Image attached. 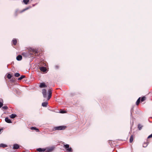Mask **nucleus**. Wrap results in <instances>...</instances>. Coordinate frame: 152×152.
<instances>
[{"instance_id": "obj_1", "label": "nucleus", "mask_w": 152, "mask_h": 152, "mask_svg": "<svg viewBox=\"0 0 152 152\" xmlns=\"http://www.w3.org/2000/svg\"><path fill=\"white\" fill-rule=\"evenodd\" d=\"M62 146L63 147L65 148L67 151L71 152L72 151V150L71 147L69 148V145L68 144L65 145L64 143H62Z\"/></svg>"}, {"instance_id": "obj_2", "label": "nucleus", "mask_w": 152, "mask_h": 152, "mask_svg": "<svg viewBox=\"0 0 152 152\" xmlns=\"http://www.w3.org/2000/svg\"><path fill=\"white\" fill-rule=\"evenodd\" d=\"M66 127V126H58L55 127L54 128V129L56 130H63L65 129Z\"/></svg>"}, {"instance_id": "obj_3", "label": "nucleus", "mask_w": 152, "mask_h": 152, "mask_svg": "<svg viewBox=\"0 0 152 152\" xmlns=\"http://www.w3.org/2000/svg\"><path fill=\"white\" fill-rule=\"evenodd\" d=\"M55 148V147L54 146H52L51 147H47L45 148L46 149L45 152H50L52 151Z\"/></svg>"}, {"instance_id": "obj_4", "label": "nucleus", "mask_w": 152, "mask_h": 152, "mask_svg": "<svg viewBox=\"0 0 152 152\" xmlns=\"http://www.w3.org/2000/svg\"><path fill=\"white\" fill-rule=\"evenodd\" d=\"M29 52H30V54L31 55H32L33 54V53H34V54L38 53V50L37 49H31L30 50H29Z\"/></svg>"}, {"instance_id": "obj_5", "label": "nucleus", "mask_w": 152, "mask_h": 152, "mask_svg": "<svg viewBox=\"0 0 152 152\" xmlns=\"http://www.w3.org/2000/svg\"><path fill=\"white\" fill-rule=\"evenodd\" d=\"M42 93L43 95V96L44 98H46L47 97L46 94V90L45 89H43L42 90Z\"/></svg>"}, {"instance_id": "obj_6", "label": "nucleus", "mask_w": 152, "mask_h": 152, "mask_svg": "<svg viewBox=\"0 0 152 152\" xmlns=\"http://www.w3.org/2000/svg\"><path fill=\"white\" fill-rule=\"evenodd\" d=\"M46 150L45 148H37V150L38 152H44L46 151Z\"/></svg>"}, {"instance_id": "obj_7", "label": "nucleus", "mask_w": 152, "mask_h": 152, "mask_svg": "<svg viewBox=\"0 0 152 152\" xmlns=\"http://www.w3.org/2000/svg\"><path fill=\"white\" fill-rule=\"evenodd\" d=\"M39 87L41 88H45L47 87V86L44 83H40Z\"/></svg>"}, {"instance_id": "obj_8", "label": "nucleus", "mask_w": 152, "mask_h": 152, "mask_svg": "<svg viewBox=\"0 0 152 152\" xmlns=\"http://www.w3.org/2000/svg\"><path fill=\"white\" fill-rule=\"evenodd\" d=\"M19 148V145L18 144H15L13 145V148L14 149H18Z\"/></svg>"}, {"instance_id": "obj_9", "label": "nucleus", "mask_w": 152, "mask_h": 152, "mask_svg": "<svg viewBox=\"0 0 152 152\" xmlns=\"http://www.w3.org/2000/svg\"><path fill=\"white\" fill-rule=\"evenodd\" d=\"M5 121L8 123H12L11 120L8 117H6L5 119Z\"/></svg>"}, {"instance_id": "obj_10", "label": "nucleus", "mask_w": 152, "mask_h": 152, "mask_svg": "<svg viewBox=\"0 0 152 152\" xmlns=\"http://www.w3.org/2000/svg\"><path fill=\"white\" fill-rule=\"evenodd\" d=\"M39 69L41 71L43 72H45L46 71V68L44 67H40Z\"/></svg>"}, {"instance_id": "obj_11", "label": "nucleus", "mask_w": 152, "mask_h": 152, "mask_svg": "<svg viewBox=\"0 0 152 152\" xmlns=\"http://www.w3.org/2000/svg\"><path fill=\"white\" fill-rule=\"evenodd\" d=\"M16 59L18 61H20L22 59V56L20 55H18L16 57Z\"/></svg>"}, {"instance_id": "obj_12", "label": "nucleus", "mask_w": 152, "mask_h": 152, "mask_svg": "<svg viewBox=\"0 0 152 152\" xmlns=\"http://www.w3.org/2000/svg\"><path fill=\"white\" fill-rule=\"evenodd\" d=\"M143 127V126L141 124H139L137 125V127L139 130H141L142 127Z\"/></svg>"}, {"instance_id": "obj_13", "label": "nucleus", "mask_w": 152, "mask_h": 152, "mask_svg": "<svg viewBox=\"0 0 152 152\" xmlns=\"http://www.w3.org/2000/svg\"><path fill=\"white\" fill-rule=\"evenodd\" d=\"M12 43L14 45H16L17 43V39H14L12 40Z\"/></svg>"}, {"instance_id": "obj_14", "label": "nucleus", "mask_w": 152, "mask_h": 152, "mask_svg": "<svg viewBox=\"0 0 152 152\" xmlns=\"http://www.w3.org/2000/svg\"><path fill=\"white\" fill-rule=\"evenodd\" d=\"M17 116V115L15 114H12L10 116V117L12 118H14Z\"/></svg>"}, {"instance_id": "obj_15", "label": "nucleus", "mask_w": 152, "mask_h": 152, "mask_svg": "<svg viewBox=\"0 0 152 152\" xmlns=\"http://www.w3.org/2000/svg\"><path fill=\"white\" fill-rule=\"evenodd\" d=\"M7 145L5 144L1 143L0 144V147L5 148L7 147Z\"/></svg>"}, {"instance_id": "obj_16", "label": "nucleus", "mask_w": 152, "mask_h": 152, "mask_svg": "<svg viewBox=\"0 0 152 152\" xmlns=\"http://www.w3.org/2000/svg\"><path fill=\"white\" fill-rule=\"evenodd\" d=\"M31 129L32 130H36V131L37 132H39V129L35 127H31Z\"/></svg>"}, {"instance_id": "obj_17", "label": "nucleus", "mask_w": 152, "mask_h": 152, "mask_svg": "<svg viewBox=\"0 0 152 152\" xmlns=\"http://www.w3.org/2000/svg\"><path fill=\"white\" fill-rule=\"evenodd\" d=\"M31 8V7H27L26 8L23 9V10H22L21 11V12H24V11H25L26 10L28 9H30V8Z\"/></svg>"}, {"instance_id": "obj_18", "label": "nucleus", "mask_w": 152, "mask_h": 152, "mask_svg": "<svg viewBox=\"0 0 152 152\" xmlns=\"http://www.w3.org/2000/svg\"><path fill=\"white\" fill-rule=\"evenodd\" d=\"M48 105L47 102H44L42 103V106L44 107H46Z\"/></svg>"}, {"instance_id": "obj_19", "label": "nucleus", "mask_w": 152, "mask_h": 152, "mask_svg": "<svg viewBox=\"0 0 152 152\" xmlns=\"http://www.w3.org/2000/svg\"><path fill=\"white\" fill-rule=\"evenodd\" d=\"M140 97H139L137 100L136 102V104L137 105H138L139 104L140 102Z\"/></svg>"}, {"instance_id": "obj_20", "label": "nucleus", "mask_w": 152, "mask_h": 152, "mask_svg": "<svg viewBox=\"0 0 152 152\" xmlns=\"http://www.w3.org/2000/svg\"><path fill=\"white\" fill-rule=\"evenodd\" d=\"M29 0H23V2L26 4H28Z\"/></svg>"}, {"instance_id": "obj_21", "label": "nucleus", "mask_w": 152, "mask_h": 152, "mask_svg": "<svg viewBox=\"0 0 152 152\" xmlns=\"http://www.w3.org/2000/svg\"><path fill=\"white\" fill-rule=\"evenodd\" d=\"M25 75H21L20 77H19L18 79V80H22L23 78H25Z\"/></svg>"}, {"instance_id": "obj_22", "label": "nucleus", "mask_w": 152, "mask_h": 152, "mask_svg": "<svg viewBox=\"0 0 152 152\" xmlns=\"http://www.w3.org/2000/svg\"><path fill=\"white\" fill-rule=\"evenodd\" d=\"M133 140V137L132 135H131L129 141L130 142H132Z\"/></svg>"}, {"instance_id": "obj_23", "label": "nucleus", "mask_w": 152, "mask_h": 152, "mask_svg": "<svg viewBox=\"0 0 152 152\" xmlns=\"http://www.w3.org/2000/svg\"><path fill=\"white\" fill-rule=\"evenodd\" d=\"M52 89H50L48 90V92L49 95H52Z\"/></svg>"}, {"instance_id": "obj_24", "label": "nucleus", "mask_w": 152, "mask_h": 152, "mask_svg": "<svg viewBox=\"0 0 152 152\" xmlns=\"http://www.w3.org/2000/svg\"><path fill=\"white\" fill-rule=\"evenodd\" d=\"M12 77V75L10 74H8L7 75V77L9 79H10Z\"/></svg>"}, {"instance_id": "obj_25", "label": "nucleus", "mask_w": 152, "mask_h": 152, "mask_svg": "<svg viewBox=\"0 0 152 152\" xmlns=\"http://www.w3.org/2000/svg\"><path fill=\"white\" fill-rule=\"evenodd\" d=\"M148 143H143L142 146L144 148L148 146Z\"/></svg>"}, {"instance_id": "obj_26", "label": "nucleus", "mask_w": 152, "mask_h": 152, "mask_svg": "<svg viewBox=\"0 0 152 152\" xmlns=\"http://www.w3.org/2000/svg\"><path fill=\"white\" fill-rule=\"evenodd\" d=\"M14 75L16 77H19L20 76V74L19 73H15Z\"/></svg>"}, {"instance_id": "obj_27", "label": "nucleus", "mask_w": 152, "mask_h": 152, "mask_svg": "<svg viewBox=\"0 0 152 152\" xmlns=\"http://www.w3.org/2000/svg\"><path fill=\"white\" fill-rule=\"evenodd\" d=\"M146 99V98L145 96L142 97L141 99V102H142L144 101Z\"/></svg>"}, {"instance_id": "obj_28", "label": "nucleus", "mask_w": 152, "mask_h": 152, "mask_svg": "<svg viewBox=\"0 0 152 152\" xmlns=\"http://www.w3.org/2000/svg\"><path fill=\"white\" fill-rule=\"evenodd\" d=\"M8 107L7 106H5L2 107V108L4 110H7L8 109Z\"/></svg>"}, {"instance_id": "obj_29", "label": "nucleus", "mask_w": 152, "mask_h": 152, "mask_svg": "<svg viewBox=\"0 0 152 152\" xmlns=\"http://www.w3.org/2000/svg\"><path fill=\"white\" fill-rule=\"evenodd\" d=\"M3 105V103L0 102V108H1Z\"/></svg>"}, {"instance_id": "obj_30", "label": "nucleus", "mask_w": 152, "mask_h": 152, "mask_svg": "<svg viewBox=\"0 0 152 152\" xmlns=\"http://www.w3.org/2000/svg\"><path fill=\"white\" fill-rule=\"evenodd\" d=\"M52 95H48V100H49L50 98H51Z\"/></svg>"}, {"instance_id": "obj_31", "label": "nucleus", "mask_w": 152, "mask_h": 152, "mask_svg": "<svg viewBox=\"0 0 152 152\" xmlns=\"http://www.w3.org/2000/svg\"><path fill=\"white\" fill-rule=\"evenodd\" d=\"M152 138V134H151L150 135H149L148 137V139H149V138Z\"/></svg>"}, {"instance_id": "obj_32", "label": "nucleus", "mask_w": 152, "mask_h": 152, "mask_svg": "<svg viewBox=\"0 0 152 152\" xmlns=\"http://www.w3.org/2000/svg\"><path fill=\"white\" fill-rule=\"evenodd\" d=\"M22 55L23 56H26V53H22Z\"/></svg>"}, {"instance_id": "obj_33", "label": "nucleus", "mask_w": 152, "mask_h": 152, "mask_svg": "<svg viewBox=\"0 0 152 152\" xmlns=\"http://www.w3.org/2000/svg\"><path fill=\"white\" fill-rule=\"evenodd\" d=\"M59 66H58V65H56V66H55V68L57 69H58L59 68Z\"/></svg>"}, {"instance_id": "obj_34", "label": "nucleus", "mask_w": 152, "mask_h": 152, "mask_svg": "<svg viewBox=\"0 0 152 152\" xmlns=\"http://www.w3.org/2000/svg\"><path fill=\"white\" fill-rule=\"evenodd\" d=\"M3 130V129H0V134H1V131H2V130Z\"/></svg>"}, {"instance_id": "obj_35", "label": "nucleus", "mask_w": 152, "mask_h": 152, "mask_svg": "<svg viewBox=\"0 0 152 152\" xmlns=\"http://www.w3.org/2000/svg\"><path fill=\"white\" fill-rule=\"evenodd\" d=\"M33 6H34V5H33Z\"/></svg>"}]
</instances>
